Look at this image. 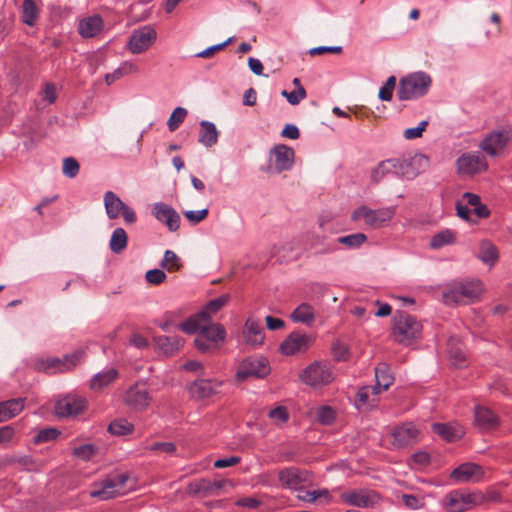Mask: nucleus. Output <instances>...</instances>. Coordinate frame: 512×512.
<instances>
[{"label":"nucleus","instance_id":"f257e3e1","mask_svg":"<svg viewBox=\"0 0 512 512\" xmlns=\"http://www.w3.org/2000/svg\"><path fill=\"white\" fill-rule=\"evenodd\" d=\"M485 294L484 284L478 279H463L448 284L443 291L446 304H470L480 301Z\"/></svg>","mask_w":512,"mask_h":512},{"label":"nucleus","instance_id":"f03ea898","mask_svg":"<svg viewBox=\"0 0 512 512\" xmlns=\"http://www.w3.org/2000/svg\"><path fill=\"white\" fill-rule=\"evenodd\" d=\"M391 335L395 342L410 346L422 336V324L406 312H397L392 319Z\"/></svg>","mask_w":512,"mask_h":512},{"label":"nucleus","instance_id":"7ed1b4c3","mask_svg":"<svg viewBox=\"0 0 512 512\" xmlns=\"http://www.w3.org/2000/svg\"><path fill=\"white\" fill-rule=\"evenodd\" d=\"M129 480L127 473L108 476L93 485L90 496L100 500H108L124 495L132 488V485L128 486Z\"/></svg>","mask_w":512,"mask_h":512},{"label":"nucleus","instance_id":"20e7f679","mask_svg":"<svg viewBox=\"0 0 512 512\" xmlns=\"http://www.w3.org/2000/svg\"><path fill=\"white\" fill-rule=\"evenodd\" d=\"M431 85V78L417 72L403 77L399 82L397 96L400 100H412L425 95Z\"/></svg>","mask_w":512,"mask_h":512},{"label":"nucleus","instance_id":"39448f33","mask_svg":"<svg viewBox=\"0 0 512 512\" xmlns=\"http://www.w3.org/2000/svg\"><path fill=\"white\" fill-rule=\"evenodd\" d=\"M84 357L82 351H76L71 355H65L62 359L47 357L39 358L34 362V369L47 374L64 373L72 370Z\"/></svg>","mask_w":512,"mask_h":512},{"label":"nucleus","instance_id":"423d86ee","mask_svg":"<svg viewBox=\"0 0 512 512\" xmlns=\"http://www.w3.org/2000/svg\"><path fill=\"white\" fill-rule=\"evenodd\" d=\"M481 495L463 489L449 492L443 499V507L448 512H465L479 506Z\"/></svg>","mask_w":512,"mask_h":512},{"label":"nucleus","instance_id":"0eeeda50","mask_svg":"<svg viewBox=\"0 0 512 512\" xmlns=\"http://www.w3.org/2000/svg\"><path fill=\"white\" fill-rule=\"evenodd\" d=\"M412 166V162L406 159H387L380 162L372 171V179L379 182L388 175L412 178L416 175Z\"/></svg>","mask_w":512,"mask_h":512},{"label":"nucleus","instance_id":"6e6552de","mask_svg":"<svg viewBox=\"0 0 512 512\" xmlns=\"http://www.w3.org/2000/svg\"><path fill=\"white\" fill-rule=\"evenodd\" d=\"M299 377L306 385L319 388L330 384L334 380V373L329 364L316 361L308 365Z\"/></svg>","mask_w":512,"mask_h":512},{"label":"nucleus","instance_id":"1a4fd4ad","mask_svg":"<svg viewBox=\"0 0 512 512\" xmlns=\"http://www.w3.org/2000/svg\"><path fill=\"white\" fill-rule=\"evenodd\" d=\"M271 372L269 361L264 357H248L238 366L235 378L244 382L249 378H265Z\"/></svg>","mask_w":512,"mask_h":512},{"label":"nucleus","instance_id":"9d476101","mask_svg":"<svg viewBox=\"0 0 512 512\" xmlns=\"http://www.w3.org/2000/svg\"><path fill=\"white\" fill-rule=\"evenodd\" d=\"M422 439V432L413 422H405L395 426L389 434V442L394 448H404Z\"/></svg>","mask_w":512,"mask_h":512},{"label":"nucleus","instance_id":"9b49d317","mask_svg":"<svg viewBox=\"0 0 512 512\" xmlns=\"http://www.w3.org/2000/svg\"><path fill=\"white\" fill-rule=\"evenodd\" d=\"M225 329L220 324L206 323L195 338V346L201 352L217 349L225 339Z\"/></svg>","mask_w":512,"mask_h":512},{"label":"nucleus","instance_id":"f8f14e48","mask_svg":"<svg viewBox=\"0 0 512 512\" xmlns=\"http://www.w3.org/2000/svg\"><path fill=\"white\" fill-rule=\"evenodd\" d=\"M156 39V30L150 25H145L132 32L126 47L130 53L140 54L152 47Z\"/></svg>","mask_w":512,"mask_h":512},{"label":"nucleus","instance_id":"ddd939ff","mask_svg":"<svg viewBox=\"0 0 512 512\" xmlns=\"http://www.w3.org/2000/svg\"><path fill=\"white\" fill-rule=\"evenodd\" d=\"M315 338L312 335L294 331L280 344L279 351L285 356L305 353L313 345Z\"/></svg>","mask_w":512,"mask_h":512},{"label":"nucleus","instance_id":"4468645a","mask_svg":"<svg viewBox=\"0 0 512 512\" xmlns=\"http://www.w3.org/2000/svg\"><path fill=\"white\" fill-rule=\"evenodd\" d=\"M394 215V211L390 208L372 210L366 206L357 208L352 213V220H363L364 223L372 228H379L390 221Z\"/></svg>","mask_w":512,"mask_h":512},{"label":"nucleus","instance_id":"2eb2a0df","mask_svg":"<svg viewBox=\"0 0 512 512\" xmlns=\"http://www.w3.org/2000/svg\"><path fill=\"white\" fill-rule=\"evenodd\" d=\"M104 205L107 216L110 219H117L119 216H122L124 221L128 224H133L137 219L134 210L123 203L112 191L105 193Z\"/></svg>","mask_w":512,"mask_h":512},{"label":"nucleus","instance_id":"dca6fc26","mask_svg":"<svg viewBox=\"0 0 512 512\" xmlns=\"http://www.w3.org/2000/svg\"><path fill=\"white\" fill-rule=\"evenodd\" d=\"M87 408V400L81 396L67 395L55 405V414L59 417L77 416Z\"/></svg>","mask_w":512,"mask_h":512},{"label":"nucleus","instance_id":"f3484780","mask_svg":"<svg viewBox=\"0 0 512 512\" xmlns=\"http://www.w3.org/2000/svg\"><path fill=\"white\" fill-rule=\"evenodd\" d=\"M483 477V467L472 462L463 463L450 473V479L456 483L479 482Z\"/></svg>","mask_w":512,"mask_h":512},{"label":"nucleus","instance_id":"a211bd4d","mask_svg":"<svg viewBox=\"0 0 512 512\" xmlns=\"http://www.w3.org/2000/svg\"><path fill=\"white\" fill-rule=\"evenodd\" d=\"M151 396L145 384L136 383L130 387L124 396L125 403L134 410H145L151 402Z\"/></svg>","mask_w":512,"mask_h":512},{"label":"nucleus","instance_id":"6ab92c4d","mask_svg":"<svg viewBox=\"0 0 512 512\" xmlns=\"http://www.w3.org/2000/svg\"><path fill=\"white\" fill-rule=\"evenodd\" d=\"M340 499L345 504L365 508L376 504L379 497L372 490L359 489L343 492L340 495Z\"/></svg>","mask_w":512,"mask_h":512},{"label":"nucleus","instance_id":"aec40b11","mask_svg":"<svg viewBox=\"0 0 512 512\" xmlns=\"http://www.w3.org/2000/svg\"><path fill=\"white\" fill-rule=\"evenodd\" d=\"M294 150L284 144L274 146L270 151L271 166L277 172L289 170L294 162Z\"/></svg>","mask_w":512,"mask_h":512},{"label":"nucleus","instance_id":"412c9836","mask_svg":"<svg viewBox=\"0 0 512 512\" xmlns=\"http://www.w3.org/2000/svg\"><path fill=\"white\" fill-rule=\"evenodd\" d=\"M155 218L165 224L170 231H177L180 227V216L174 208L165 203H155L152 207Z\"/></svg>","mask_w":512,"mask_h":512},{"label":"nucleus","instance_id":"4be33fe9","mask_svg":"<svg viewBox=\"0 0 512 512\" xmlns=\"http://www.w3.org/2000/svg\"><path fill=\"white\" fill-rule=\"evenodd\" d=\"M457 169L461 175H474L485 171L487 163L480 155L464 154L457 160Z\"/></svg>","mask_w":512,"mask_h":512},{"label":"nucleus","instance_id":"5701e85b","mask_svg":"<svg viewBox=\"0 0 512 512\" xmlns=\"http://www.w3.org/2000/svg\"><path fill=\"white\" fill-rule=\"evenodd\" d=\"M380 390L374 386L361 387L355 396V406L361 412L370 411L379 403Z\"/></svg>","mask_w":512,"mask_h":512},{"label":"nucleus","instance_id":"b1692460","mask_svg":"<svg viewBox=\"0 0 512 512\" xmlns=\"http://www.w3.org/2000/svg\"><path fill=\"white\" fill-rule=\"evenodd\" d=\"M221 386L220 380L200 379L190 385L189 393L193 398L203 400L217 394Z\"/></svg>","mask_w":512,"mask_h":512},{"label":"nucleus","instance_id":"393cba45","mask_svg":"<svg viewBox=\"0 0 512 512\" xmlns=\"http://www.w3.org/2000/svg\"><path fill=\"white\" fill-rule=\"evenodd\" d=\"M474 423L479 430L487 432L497 429L500 425V420L497 414L490 408L478 406L475 408Z\"/></svg>","mask_w":512,"mask_h":512},{"label":"nucleus","instance_id":"a878e982","mask_svg":"<svg viewBox=\"0 0 512 512\" xmlns=\"http://www.w3.org/2000/svg\"><path fill=\"white\" fill-rule=\"evenodd\" d=\"M278 479L282 487L298 490L307 480L306 473L295 467H288L279 470Z\"/></svg>","mask_w":512,"mask_h":512},{"label":"nucleus","instance_id":"bb28decb","mask_svg":"<svg viewBox=\"0 0 512 512\" xmlns=\"http://www.w3.org/2000/svg\"><path fill=\"white\" fill-rule=\"evenodd\" d=\"M104 29V20L100 15L82 18L78 23V32L84 38L98 36Z\"/></svg>","mask_w":512,"mask_h":512},{"label":"nucleus","instance_id":"cd10ccee","mask_svg":"<svg viewBox=\"0 0 512 512\" xmlns=\"http://www.w3.org/2000/svg\"><path fill=\"white\" fill-rule=\"evenodd\" d=\"M509 141L507 132H492L481 143V148L489 155H497L503 151Z\"/></svg>","mask_w":512,"mask_h":512},{"label":"nucleus","instance_id":"c85d7f7f","mask_svg":"<svg viewBox=\"0 0 512 512\" xmlns=\"http://www.w3.org/2000/svg\"><path fill=\"white\" fill-rule=\"evenodd\" d=\"M243 338L249 346L257 347L262 345L265 335L260 322L252 318L247 319L243 329Z\"/></svg>","mask_w":512,"mask_h":512},{"label":"nucleus","instance_id":"c756f323","mask_svg":"<svg viewBox=\"0 0 512 512\" xmlns=\"http://www.w3.org/2000/svg\"><path fill=\"white\" fill-rule=\"evenodd\" d=\"M432 430L448 442L457 441L465 434L464 427L458 423H434Z\"/></svg>","mask_w":512,"mask_h":512},{"label":"nucleus","instance_id":"7c9ffc66","mask_svg":"<svg viewBox=\"0 0 512 512\" xmlns=\"http://www.w3.org/2000/svg\"><path fill=\"white\" fill-rule=\"evenodd\" d=\"M157 347L166 355H174L184 346V339L178 336H158L155 338Z\"/></svg>","mask_w":512,"mask_h":512},{"label":"nucleus","instance_id":"2f4dec72","mask_svg":"<svg viewBox=\"0 0 512 512\" xmlns=\"http://www.w3.org/2000/svg\"><path fill=\"white\" fill-rule=\"evenodd\" d=\"M40 15V9L34 0H24L21 6V20L24 24L33 27Z\"/></svg>","mask_w":512,"mask_h":512},{"label":"nucleus","instance_id":"473e14b6","mask_svg":"<svg viewBox=\"0 0 512 512\" xmlns=\"http://www.w3.org/2000/svg\"><path fill=\"white\" fill-rule=\"evenodd\" d=\"M24 408V400L12 399L0 403V422L7 421L18 415Z\"/></svg>","mask_w":512,"mask_h":512},{"label":"nucleus","instance_id":"72a5a7b5","mask_svg":"<svg viewBox=\"0 0 512 512\" xmlns=\"http://www.w3.org/2000/svg\"><path fill=\"white\" fill-rule=\"evenodd\" d=\"M376 385L380 393L389 389L394 382V377L390 373L388 365L381 363L375 368Z\"/></svg>","mask_w":512,"mask_h":512},{"label":"nucleus","instance_id":"f704fd0d","mask_svg":"<svg viewBox=\"0 0 512 512\" xmlns=\"http://www.w3.org/2000/svg\"><path fill=\"white\" fill-rule=\"evenodd\" d=\"M461 201L473 209V214L477 218H486L489 216V210L487 206L481 203L480 197L478 195L473 193H465L462 196Z\"/></svg>","mask_w":512,"mask_h":512},{"label":"nucleus","instance_id":"c9c22d12","mask_svg":"<svg viewBox=\"0 0 512 512\" xmlns=\"http://www.w3.org/2000/svg\"><path fill=\"white\" fill-rule=\"evenodd\" d=\"M199 142L206 147H211L217 143L218 132L213 123L202 121L200 124Z\"/></svg>","mask_w":512,"mask_h":512},{"label":"nucleus","instance_id":"e433bc0d","mask_svg":"<svg viewBox=\"0 0 512 512\" xmlns=\"http://www.w3.org/2000/svg\"><path fill=\"white\" fill-rule=\"evenodd\" d=\"M117 376L118 372L115 369H109L105 372L98 373L92 378L90 388L94 391H100L114 382Z\"/></svg>","mask_w":512,"mask_h":512},{"label":"nucleus","instance_id":"4c0bfd02","mask_svg":"<svg viewBox=\"0 0 512 512\" xmlns=\"http://www.w3.org/2000/svg\"><path fill=\"white\" fill-rule=\"evenodd\" d=\"M457 234L450 229L442 230L431 237L430 247L433 249H440L447 245H452L456 242Z\"/></svg>","mask_w":512,"mask_h":512},{"label":"nucleus","instance_id":"58836bf2","mask_svg":"<svg viewBox=\"0 0 512 512\" xmlns=\"http://www.w3.org/2000/svg\"><path fill=\"white\" fill-rule=\"evenodd\" d=\"M206 323H208L207 319L200 312L178 324V328L187 334H194L196 332L199 333Z\"/></svg>","mask_w":512,"mask_h":512},{"label":"nucleus","instance_id":"ea45409f","mask_svg":"<svg viewBox=\"0 0 512 512\" xmlns=\"http://www.w3.org/2000/svg\"><path fill=\"white\" fill-rule=\"evenodd\" d=\"M291 318L294 322L310 325L315 318L314 308L307 303H302L293 311Z\"/></svg>","mask_w":512,"mask_h":512},{"label":"nucleus","instance_id":"a19ab883","mask_svg":"<svg viewBox=\"0 0 512 512\" xmlns=\"http://www.w3.org/2000/svg\"><path fill=\"white\" fill-rule=\"evenodd\" d=\"M134 431V425L127 419L118 418L112 421L108 426V432L114 436H127Z\"/></svg>","mask_w":512,"mask_h":512},{"label":"nucleus","instance_id":"79ce46f5","mask_svg":"<svg viewBox=\"0 0 512 512\" xmlns=\"http://www.w3.org/2000/svg\"><path fill=\"white\" fill-rule=\"evenodd\" d=\"M478 256L484 263L493 265L498 259V250L491 242L482 241L479 244Z\"/></svg>","mask_w":512,"mask_h":512},{"label":"nucleus","instance_id":"37998d69","mask_svg":"<svg viewBox=\"0 0 512 512\" xmlns=\"http://www.w3.org/2000/svg\"><path fill=\"white\" fill-rule=\"evenodd\" d=\"M268 417L274 425L283 427L290 420V413L287 407L278 405L269 411Z\"/></svg>","mask_w":512,"mask_h":512},{"label":"nucleus","instance_id":"c03bdc74","mask_svg":"<svg viewBox=\"0 0 512 512\" xmlns=\"http://www.w3.org/2000/svg\"><path fill=\"white\" fill-rule=\"evenodd\" d=\"M128 237L123 228H117L113 231L110 239V249L114 253L122 252L127 246Z\"/></svg>","mask_w":512,"mask_h":512},{"label":"nucleus","instance_id":"a18cd8bd","mask_svg":"<svg viewBox=\"0 0 512 512\" xmlns=\"http://www.w3.org/2000/svg\"><path fill=\"white\" fill-rule=\"evenodd\" d=\"M316 420L322 425H331L335 422L337 417L336 410L328 405H323L315 410Z\"/></svg>","mask_w":512,"mask_h":512},{"label":"nucleus","instance_id":"49530a36","mask_svg":"<svg viewBox=\"0 0 512 512\" xmlns=\"http://www.w3.org/2000/svg\"><path fill=\"white\" fill-rule=\"evenodd\" d=\"M229 300L228 295H221L210 302L207 303V305L204 307V309L201 311L202 316L207 319L209 322V319L211 315L217 313L223 306L227 304Z\"/></svg>","mask_w":512,"mask_h":512},{"label":"nucleus","instance_id":"de8ad7c7","mask_svg":"<svg viewBox=\"0 0 512 512\" xmlns=\"http://www.w3.org/2000/svg\"><path fill=\"white\" fill-rule=\"evenodd\" d=\"M98 453V447L94 444H82L75 446L72 455L83 461L91 460Z\"/></svg>","mask_w":512,"mask_h":512},{"label":"nucleus","instance_id":"09e8293b","mask_svg":"<svg viewBox=\"0 0 512 512\" xmlns=\"http://www.w3.org/2000/svg\"><path fill=\"white\" fill-rule=\"evenodd\" d=\"M475 493H478L482 496L480 499V502H479V506L485 505L488 503H502L503 502L502 493L495 486L487 488L484 492L475 491Z\"/></svg>","mask_w":512,"mask_h":512},{"label":"nucleus","instance_id":"8fccbe9b","mask_svg":"<svg viewBox=\"0 0 512 512\" xmlns=\"http://www.w3.org/2000/svg\"><path fill=\"white\" fill-rule=\"evenodd\" d=\"M160 265L168 272H176L182 267L180 258L171 250H167L164 253V257Z\"/></svg>","mask_w":512,"mask_h":512},{"label":"nucleus","instance_id":"3c124183","mask_svg":"<svg viewBox=\"0 0 512 512\" xmlns=\"http://www.w3.org/2000/svg\"><path fill=\"white\" fill-rule=\"evenodd\" d=\"M188 492L191 494H203V496L212 494L211 481L206 479L196 480L188 485Z\"/></svg>","mask_w":512,"mask_h":512},{"label":"nucleus","instance_id":"603ef678","mask_svg":"<svg viewBox=\"0 0 512 512\" xmlns=\"http://www.w3.org/2000/svg\"><path fill=\"white\" fill-rule=\"evenodd\" d=\"M431 462L430 455L424 451H418L414 453L409 461V465L416 470H422L426 468Z\"/></svg>","mask_w":512,"mask_h":512},{"label":"nucleus","instance_id":"864d4df0","mask_svg":"<svg viewBox=\"0 0 512 512\" xmlns=\"http://www.w3.org/2000/svg\"><path fill=\"white\" fill-rule=\"evenodd\" d=\"M367 241V237L363 233H355L338 238V242L349 248H358Z\"/></svg>","mask_w":512,"mask_h":512},{"label":"nucleus","instance_id":"5fc2aeb1","mask_svg":"<svg viewBox=\"0 0 512 512\" xmlns=\"http://www.w3.org/2000/svg\"><path fill=\"white\" fill-rule=\"evenodd\" d=\"M187 116V111L186 109L182 108V107H177L176 109H174V111L172 112V114L170 115L169 119H168V128L170 131H175L179 128V126L183 123V121L185 120Z\"/></svg>","mask_w":512,"mask_h":512},{"label":"nucleus","instance_id":"6e6d98bb","mask_svg":"<svg viewBox=\"0 0 512 512\" xmlns=\"http://www.w3.org/2000/svg\"><path fill=\"white\" fill-rule=\"evenodd\" d=\"M79 169V163L75 158L67 157L63 160L62 171L65 176L69 178H74L79 173Z\"/></svg>","mask_w":512,"mask_h":512},{"label":"nucleus","instance_id":"4d7b16f0","mask_svg":"<svg viewBox=\"0 0 512 512\" xmlns=\"http://www.w3.org/2000/svg\"><path fill=\"white\" fill-rule=\"evenodd\" d=\"M396 87V77L390 76L386 83L379 90V98L383 101H390Z\"/></svg>","mask_w":512,"mask_h":512},{"label":"nucleus","instance_id":"13d9d810","mask_svg":"<svg viewBox=\"0 0 512 512\" xmlns=\"http://www.w3.org/2000/svg\"><path fill=\"white\" fill-rule=\"evenodd\" d=\"M60 432L55 428H46L40 430L34 438L36 444L45 443L58 438Z\"/></svg>","mask_w":512,"mask_h":512},{"label":"nucleus","instance_id":"bf43d9fd","mask_svg":"<svg viewBox=\"0 0 512 512\" xmlns=\"http://www.w3.org/2000/svg\"><path fill=\"white\" fill-rule=\"evenodd\" d=\"M449 345L452 347L453 341ZM449 358L451 364L455 367H463L467 363L466 355L460 347H457L455 351L451 348L449 350Z\"/></svg>","mask_w":512,"mask_h":512},{"label":"nucleus","instance_id":"052dcab7","mask_svg":"<svg viewBox=\"0 0 512 512\" xmlns=\"http://www.w3.org/2000/svg\"><path fill=\"white\" fill-rule=\"evenodd\" d=\"M282 95L287 98L290 104L297 105L306 97V91L303 86H299L297 89L291 92H287L286 90L282 91Z\"/></svg>","mask_w":512,"mask_h":512},{"label":"nucleus","instance_id":"680f3d73","mask_svg":"<svg viewBox=\"0 0 512 512\" xmlns=\"http://www.w3.org/2000/svg\"><path fill=\"white\" fill-rule=\"evenodd\" d=\"M146 281L153 285H159L166 280V274L160 269H152L146 272Z\"/></svg>","mask_w":512,"mask_h":512},{"label":"nucleus","instance_id":"e2e57ef3","mask_svg":"<svg viewBox=\"0 0 512 512\" xmlns=\"http://www.w3.org/2000/svg\"><path fill=\"white\" fill-rule=\"evenodd\" d=\"M428 126V121L424 120L415 128H408L404 131V137L408 140L416 139L422 136Z\"/></svg>","mask_w":512,"mask_h":512},{"label":"nucleus","instance_id":"0e129e2a","mask_svg":"<svg viewBox=\"0 0 512 512\" xmlns=\"http://www.w3.org/2000/svg\"><path fill=\"white\" fill-rule=\"evenodd\" d=\"M147 449L154 452L173 454L176 451V446L172 442H157L150 445Z\"/></svg>","mask_w":512,"mask_h":512},{"label":"nucleus","instance_id":"69168bd1","mask_svg":"<svg viewBox=\"0 0 512 512\" xmlns=\"http://www.w3.org/2000/svg\"><path fill=\"white\" fill-rule=\"evenodd\" d=\"M333 356L337 361H344L349 358V349L347 345L337 342L332 348Z\"/></svg>","mask_w":512,"mask_h":512},{"label":"nucleus","instance_id":"338daca9","mask_svg":"<svg viewBox=\"0 0 512 512\" xmlns=\"http://www.w3.org/2000/svg\"><path fill=\"white\" fill-rule=\"evenodd\" d=\"M402 500L410 509H420L424 506V499L414 495L403 494Z\"/></svg>","mask_w":512,"mask_h":512},{"label":"nucleus","instance_id":"774afa93","mask_svg":"<svg viewBox=\"0 0 512 512\" xmlns=\"http://www.w3.org/2000/svg\"><path fill=\"white\" fill-rule=\"evenodd\" d=\"M57 87L54 83H46L43 89V99L53 104L57 99Z\"/></svg>","mask_w":512,"mask_h":512}]
</instances>
